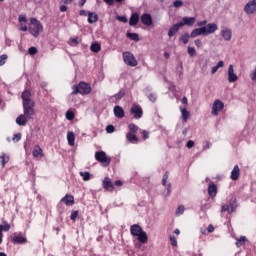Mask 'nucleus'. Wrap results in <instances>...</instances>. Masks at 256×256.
I'll return each instance as SVG.
<instances>
[{
	"instance_id": "obj_9",
	"label": "nucleus",
	"mask_w": 256,
	"mask_h": 256,
	"mask_svg": "<svg viewBox=\"0 0 256 256\" xmlns=\"http://www.w3.org/2000/svg\"><path fill=\"white\" fill-rule=\"evenodd\" d=\"M244 11L247 15H253V13H256V0L249 1L244 7Z\"/></svg>"
},
{
	"instance_id": "obj_5",
	"label": "nucleus",
	"mask_w": 256,
	"mask_h": 256,
	"mask_svg": "<svg viewBox=\"0 0 256 256\" xmlns=\"http://www.w3.org/2000/svg\"><path fill=\"white\" fill-rule=\"evenodd\" d=\"M29 31L34 37H39V33L43 31V25L37 19L32 18Z\"/></svg>"
},
{
	"instance_id": "obj_1",
	"label": "nucleus",
	"mask_w": 256,
	"mask_h": 256,
	"mask_svg": "<svg viewBox=\"0 0 256 256\" xmlns=\"http://www.w3.org/2000/svg\"><path fill=\"white\" fill-rule=\"evenodd\" d=\"M23 114H20L16 118V123L20 127H25L27 121L35 117V100H33V94L31 91L24 90L21 94Z\"/></svg>"
},
{
	"instance_id": "obj_6",
	"label": "nucleus",
	"mask_w": 256,
	"mask_h": 256,
	"mask_svg": "<svg viewBox=\"0 0 256 256\" xmlns=\"http://www.w3.org/2000/svg\"><path fill=\"white\" fill-rule=\"evenodd\" d=\"M95 159L101 163L103 167H109V164L111 163V157L107 156L104 151L96 152Z\"/></svg>"
},
{
	"instance_id": "obj_54",
	"label": "nucleus",
	"mask_w": 256,
	"mask_h": 256,
	"mask_svg": "<svg viewBox=\"0 0 256 256\" xmlns=\"http://www.w3.org/2000/svg\"><path fill=\"white\" fill-rule=\"evenodd\" d=\"M142 137L144 140L149 139V132L147 130L142 131Z\"/></svg>"
},
{
	"instance_id": "obj_31",
	"label": "nucleus",
	"mask_w": 256,
	"mask_h": 256,
	"mask_svg": "<svg viewBox=\"0 0 256 256\" xmlns=\"http://www.w3.org/2000/svg\"><path fill=\"white\" fill-rule=\"evenodd\" d=\"M189 39H191V35H189V33H185L180 37V41H182L184 45H187L189 43Z\"/></svg>"
},
{
	"instance_id": "obj_39",
	"label": "nucleus",
	"mask_w": 256,
	"mask_h": 256,
	"mask_svg": "<svg viewBox=\"0 0 256 256\" xmlns=\"http://www.w3.org/2000/svg\"><path fill=\"white\" fill-rule=\"evenodd\" d=\"M173 7H175L176 9H179V7H183V1L181 0H175L173 2Z\"/></svg>"
},
{
	"instance_id": "obj_4",
	"label": "nucleus",
	"mask_w": 256,
	"mask_h": 256,
	"mask_svg": "<svg viewBox=\"0 0 256 256\" xmlns=\"http://www.w3.org/2000/svg\"><path fill=\"white\" fill-rule=\"evenodd\" d=\"M72 89V95H77L78 93L80 95H88V93H91V86L85 82H80L78 86H73Z\"/></svg>"
},
{
	"instance_id": "obj_32",
	"label": "nucleus",
	"mask_w": 256,
	"mask_h": 256,
	"mask_svg": "<svg viewBox=\"0 0 256 256\" xmlns=\"http://www.w3.org/2000/svg\"><path fill=\"white\" fill-rule=\"evenodd\" d=\"M208 193H217V185L210 182L208 185Z\"/></svg>"
},
{
	"instance_id": "obj_10",
	"label": "nucleus",
	"mask_w": 256,
	"mask_h": 256,
	"mask_svg": "<svg viewBox=\"0 0 256 256\" xmlns=\"http://www.w3.org/2000/svg\"><path fill=\"white\" fill-rule=\"evenodd\" d=\"M225 104L221 100H216L213 103L212 115H219V111H223Z\"/></svg>"
},
{
	"instance_id": "obj_27",
	"label": "nucleus",
	"mask_w": 256,
	"mask_h": 256,
	"mask_svg": "<svg viewBox=\"0 0 256 256\" xmlns=\"http://www.w3.org/2000/svg\"><path fill=\"white\" fill-rule=\"evenodd\" d=\"M247 241L249 240L245 236H241L240 238L236 239V247H243Z\"/></svg>"
},
{
	"instance_id": "obj_26",
	"label": "nucleus",
	"mask_w": 256,
	"mask_h": 256,
	"mask_svg": "<svg viewBox=\"0 0 256 256\" xmlns=\"http://www.w3.org/2000/svg\"><path fill=\"white\" fill-rule=\"evenodd\" d=\"M224 66H225V62H223V60H220L216 66L212 67V70H211L212 75H215L217 71H219V69H221V67H224Z\"/></svg>"
},
{
	"instance_id": "obj_19",
	"label": "nucleus",
	"mask_w": 256,
	"mask_h": 256,
	"mask_svg": "<svg viewBox=\"0 0 256 256\" xmlns=\"http://www.w3.org/2000/svg\"><path fill=\"white\" fill-rule=\"evenodd\" d=\"M239 175H240L239 165H235L230 176L232 181H237L239 179Z\"/></svg>"
},
{
	"instance_id": "obj_24",
	"label": "nucleus",
	"mask_w": 256,
	"mask_h": 256,
	"mask_svg": "<svg viewBox=\"0 0 256 256\" xmlns=\"http://www.w3.org/2000/svg\"><path fill=\"white\" fill-rule=\"evenodd\" d=\"M7 163H9V155L2 153L0 156V167H5Z\"/></svg>"
},
{
	"instance_id": "obj_58",
	"label": "nucleus",
	"mask_w": 256,
	"mask_h": 256,
	"mask_svg": "<svg viewBox=\"0 0 256 256\" xmlns=\"http://www.w3.org/2000/svg\"><path fill=\"white\" fill-rule=\"evenodd\" d=\"M207 231L208 233H213L215 231V227L213 226V224H209Z\"/></svg>"
},
{
	"instance_id": "obj_44",
	"label": "nucleus",
	"mask_w": 256,
	"mask_h": 256,
	"mask_svg": "<svg viewBox=\"0 0 256 256\" xmlns=\"http://www.w3.org/2000/svg\"><path fill=\"white\" fill-rule=\"evenodd\" d=\"M7 61V54L0 56V67L5 65V62Z\"/></svg>"
},
{
	"instance_id": "obj_36",
	"label": "nucleus",
	"mask_w": 256,
	"mask_h": 256,
	"mask_svg": "<svg viewBox=\"0 0 256 256\" xmlns=\"http://www.w3.org/2000/svg\"><path fill=\"white\" fill-rule=\"evenodd\" d=\"M83 181H89L91 179V174L89 172H80Z\"/></svg>"
},
{
	"instance_id": "obj_29",
	"label": "nucleus",
	"mask_w": 256,
	"mask_h": 256,
	"mask_svg": "<svg viewBox=\"0 0 256 256\" xmlns=\"http://www.w3.org/2000/svg\"><path fill=\"white\" fill-rule=\"evenodd\" d=\"M33 157H43V149H41V147L37 146L33 152Z\"/></svg>"
},
{
	"instance_id": "obj_16",
	"label": "nucleus",
	"mask_w": 256,
	"mask_h": 256,
	"mask_svg": "<svg viewBox=\"0 0 256 256\" xmlns=\"http://www.w3.org/2000/svg\"><path fill=\"white\" fill-rule=\"evenodd\" d=\"M12 243L15 245H21L23 243H27V238H25L23 235H17L12 238Z\"/></svg>"
},
{
	"instance_id": "obj_2",
	"label": "nucleus",
	"mask_w": 256,
	"mask_h": 256,
	"mask_svg": "<svg viewBox=\"0 0 256 256\" xmlns=\"http://www.w3.org/2000/svg\"><path fill=\"white\" fill-rule=\"evenodd\" d=\"M218 26L215 23H209L207 24V26H203L201 28H196L194 29L191 34L190 37L191 39H195V37H199L200 35H211L212 33H215V31H217Z\"/></svg>"
},
{
	"instance_id": "obj_33",
	"label": "nucleus",
	"mask_w": 256,
	"mask_h": 256,
	"mask_svg": "<svg viewBox=\"0 0 256 256\" xmlns=\"http://www.w3.org/2000/svg\"><path fill=\"white\" fill-rule=\"evenodd\" d=\"M127 37L131 41H139V35L137 33H127Z\"/></svg>"
},
{
	"instance_id": "obj_51",
	"label": "nucleus",
	"mask_w": 256,
	"mask_h": 256,
	"mask_svg": "<svg viewBox=\"0 0 256 256\" xmlns=\"http://www.w3.org/2000/svg\"><path fill=\"white\" fill-rule=\"evenodd\" d=\"M169 179V173L166 172L163 176L162 183L163 185H167V180Z\"/></svg>"
},
{
	"instance_id": "obj_28",
	"label": "nucleus",
	"mask_w": 256,
	"mask_h": 256,
	"mask_svg": "<svg viewBox=\"0 0 256 256\" xmlns=\"http://www.w3.org/2000/svg\"><path fill=\"white\" fill-rule=\"evenodd\" d=\"M126 138H127L128 141H130V143L138 141L137 135H135V133H133V132H128L126 134Z\"/></svg>"
},
{
	"instance_id": "obj_47",
	"label": "nucleus",
	"mask_w": 256,
	"mask_h": 256,
	"mask_svg": "<svg viewBox=\"0 0 256 256\" xmlns=\"http://www.w3.org/2000/svg\"><path fill=\"white\" fill-rule=\"evenodd\" d=\"M148 99H149V101H151L152 103H155V101H157V95L156 94H150L149 96H148Z\"/></svg>"
},
{
	"instance_id": "obj_55",
	"label": "nucleus",
	"mask_w": 256,
	"mask_h": 256,
	"mask_svg": "<svg viewBox=\"0 0 256 256\" xmlns=\"http://www.w3.org/2000/svg\"><path fill=\"white\" fill-rule=\"evenodd\" d=\"M213 146V144L209 141L206 142V146L203 147L204 151H207V149H211V147Z\"/></svg>"
},
{
	"instance_id": "obj_20",
	"label": "nucleus",
	"mask_w": 256,
	"mask_h": 256,
	"mask_svg": "<svg viewBox=\"0 0 256 256\" xmlns=\"http://www.w3.org/2000/svg\"><path fill=\"white\" fill-rule=\"evenodd\" d=\"M99 21V16L95 12L88 13V23L93 25V23H97Z\"/></svg>"
},
{
	"instance_id": "obj_46",
	"label": "nucleus",
	"mask_w": 256,
	"mask_h": 256,
	"mask_svg": "<svg viewBox=\"0 0 256 256\" xmlns=\"http://www.w3.org/2000/svg\"><path fill=\"white\" fill-rule=\"evenodd\" d=\"M28 53H29V55H37V48H35V47H30V48L28 49Z\"/></svg>"
},
{
	"instance_id": "obj_42",
	"label": "nucleus",
	"mask_w": 256,
	"mask_h": 256,
	"mask_svg": "<svg viewBox=\"0 0 256 256\" xmlns=\"http://www.w3.org/2000/svg\"><path fill=\"white\" fill-rule=\"evenodd\" d=\"M183 213H185V207L184 206H179L176 209V215H183Z\"/></svg>"
},
{
	"instance_id": "obj_21",
	"label": "nucleus",
	"mask_w": 256,
	"mask_h": 256,
	"mask_svg": "<svg viewBox=\"0 0 256 256\" xmlns=\"http://www.w3.org/2000/svg\"><path fill=\"white\" fill-rule=\"evenodd\" d=\"M179 29H181L180 24H174L168 31V37H173V35H175L179 31Z\"/></svg>"
},
{
	"instance_id": "obj_52",
	"label": "nucleus",
	"mask_w": 256,
	"mask_h": 256,
	"mask_svg": "<svg viewBox=\"0 0 256 256\" xmlns=\"http://www.w3.org/2000/svg\"><path fill=\"white\" fill-rule=\"evenodd\" d=\"M186 147L188 149H192V147H195V142L193 140H189L186 144Z\"/></svg>"
},
{
	"instance_id": "obj_61",
	"label": "nucleus",
	"mask_w": 256,
	"mask_h": 256,
	"mask_svg": "<svg viewBox=\"0 0 256 256\" xmlns=\"http://www.w3.org/2000/svg\"><path fill=\"white\" fill-rule=\"evenodd\" d=\"M20 29H21V31H27V23H25V22L21 23Z\"/></svg>"
},
{
	"instance_id": "obj_13",
	"label": "nucleus",
	"mask_w": 256,
	"mask_h": 256,
	"mask_svg": "<svg viewBox=\"0 0 256 256\" xmlns=\"http://www.w3.org/2000/svg\"><path fill=\"white\" fill-rule=\"evenodd\" d=\"M11 225L7 221H3V224H0V245L3 243V231H9Z\"/></svg>"
},
{
	"instance_id": "obj_59",
	"label": "nucleus",
	"mask_w": 256,
	"mask_h": 256,
	"mask_svg": "<svg viewBox=\"0 0 256 256\" xmlns=\"http://www.w3.org/2000/svg\"><path fill=\"white\" fill-rule=\"evenodd\" d=\"M204 25H207V20L197 22L198 27H204Z\"/></svg>"
},
{
	"instance_id": "obj_62",
	"label": "nucleus",
	"mask_w": 256,
	"mask_h": 256,
	"mask_svg": "<svg viewBox=\"0 0 256 256\" xmlns=\"http://www.w3.org/2000/svg\"><path fill=\"white\" fill-rule=\"evenodd\" d=\"M85 3H87V0H79L78 5L79 7H84Z\"/></svg>"
},
{
	"instance_id": "obj_15",
	"label": "nucleus",
	"mask_w": 256,
	"mask_h": 256,
	"mask_svg": "<svg viewBox=\"0 0 256 256\" xmlns=\"http://www.w3.org/2000/svg\"><path fill=\"white\" fill-rule=\"evenodd\" d=\"M141 21L143 25H146L147 27H151V25H153V18L150 16V14H143L141 16Z\"/></svg>"
},
{
	"instance_id": "obj_37",
	"label": "nucleus",
	"mask_w": 256,
	"mask_h": 256,
	"mask_svg": "<svg viewBox=\"0 0 256 256\" xmlns=\"http://www.w3.org/2000/svg\"><path fill=\"white\" fill-rule=\"evenodd\" d=\"M128 129L130 133H137V131H139V127L135 124H129Z\"/></svg>"
},
{
	"instance_id": "obj_11",
	"label": "nucleus",
	"mask_w": 256,
	"mask_h": 256,
	"mask_svg": "<svg viewBox=\"0 0 256 256\" xmlns=\"http://www.w3.org/2000/svg\"><path fill=\"white\" fill-rule=\"evenodd\" d=\"M237 79H239V77L237 76V74H235V69L233 68V64H230L228 68V82L235 83Z\"/></svg>"
},
{
	"instance_id": "obj_60",
	"label": "nucleus",
	"mask_w": 256,
	"mask_h": 256,
	"mask_svg": "<svg viewBox=\"0 0 256 256\" xmlns=\"http://www.w3.org/2000/svg\"><path fill=\"white\" fill-rule=\"evenodd\" d=\"M194 43H195L196 47H198V48L203 45V42H201V40H199V39H196V40L194 41Z\"/></svg>"
},
{
	"instance_id": "obj_35",
	"label": "nucleus",
	"mask_w": 256,
	"mask_h": 256,
	"mask_svg": "<svg viewBox=\"0 0 256 256\" xmlns=\"http://www.w3.org/2000/svg\"><path fill=\"white\" fill-rule=\"evenodd\" d=\"M188 55L189 57H195V55H197V50H195V47L188 46Z\"/></svg>"
},
{
	"instance_id": "obj_8",
	"label": "nucleus",
	"mask_w": 256,
	"mask_h": 256,
	"mask_svg": "<svg viewBox=\"0 0 256 256\" xmlns=\"http://www.w3.org/2000/svg\"><path fill=\"white\" fill-rule=\"evenodd\" d=\"M131 115H134V119H141L143 117V109L140 108L139 105H132L130 109Z\"/></svg>"
},
{
	"instance_id": "obj_53",
	"label": "nucleus",
	"mask_w": 256,
	"mask_h": 256,
	"mask_svg": "<svg viewBox=\"0 0 256 256\" xmlns=\"http://www.w3.org/2000/svg\"><path fill=\"white\" fill-rule=\"evenodd\" d=\"M107 133H113L115 131V127L113 125H108L106 127Z\"/></svg>"
},
{
	"instance_id": "obj_63",
	"label": "nucleus",
	"mask_w": 256,
	"mask_h": 256,
	"mask_svg": "<svg viewBox=\"0 0 256 256\" xmlns=\"http://www.w3.org/2000/svg\"><path fill=\"white\" fill-rule=\"evenodd\" d=\"M60 11L62 13H65V11H67V6H65V5L60 6Z\"/></svg>"
},
{
	"instance_id": "obj_18",
	"label": "nucleus",
	"mask_w": 256,
	"mask_h": 256,
	"mask_svg": "<svg viewBox=\"0 0 256 256\" xmlns=\"http://www.w3.org/2000/svg\"><path fill=\"white\" fill-rule=\"evenodd\" d=\"M114 115L115 117H118V119H123L125 117V111L120 106H115Z\"/></svg>"
},
{
	"instance_id": "obj_38",
	"label": "nucleus",
	"mask_w": 256,
	"mask_h": 256,
	"mask_svg": "<svg viewBox=\"0 0 256 256\" xmlns=\"http://www.w3.org/2000/svg\"><path fill=\"white\" fill-rule=\"evenodd\" d=\"M230 209H231V212H234L235 209H237V199H232L231 202H230Z\"/></svg>"
},
{
	"instance_id": "obj_12",
	"label": "nucleus",
	"mask_w": 256,
	"mask_h": 256,
	"mask_svg": "<svg viewBox=\"0 0 256 256\" xmlns=\"http://www.w3.org/2000/svg\"><path fill=\"white\" fill-rule=\"evenodd\" d=\"M61 202L69 207L75 205V198L71 194H66L65 197L61 199Z\"/></svg>"
},
{
	"instance_id": "obj_34",
	"label": "nucleus",
	"mask_w": 256,
	"mask_h": 256,
	"mask_svg": "<svg viewBox=\"0 0 256 256\" xmlns=\"http://www.w3.org/2000/svg\"><path fill=\"white\" fill-rule=\"evenodd\" d=\"M181 113H182V119L184 121H187L189 119V111L185 108H181Z\"/></svg>"
},
{
	"instance_id": "obj_43",
	"label": "nucleus",
	"mask_w": 256,
	"mask_h": 256,
	"mask_svg": "<svg viewBox=\"0 0 256 256\" xmlns=\"http://www.w3.org/2000/svg\"><path fill=\"white\" fill-rule=\"evenodd\" d=\"M79 217V211H72L70 219L71 221H75Z\"/></svg>"
},
{
	"instance_id": "obj_40",
	"label": "nucleus",
	"mask_w": 256,
	"mask_h": 256,
	"mask_svg": "<svg viewBox=\"0 0 256 256\" xmlns=\"http://www.w3.org/2000/svg\"><path fill=\"white\" fill-rule=\"evenodd\" d=\"M115 99L117 101H119L120 99H123V97H125V92L124 91H120L119 93H117L116 95H114Z\"/></svg>"
},
{
	"instance_id": "obj_50",
	"label": "nucleus",
	"mask_w": 256,
	"mask_h": 256,
	"mask_svg": "<svg viewBox=\"0 0 256 256\" xmlns=\"http://www.w3.org/2000/svg\"><path fill=\"white\" fill-rule=\"evenodd\" d=\"M117 21H120L121 23H127V17L125 16H117Z\"/></svg>"
},
{
	"instance_id": "obj_48",
	"label": "nucleus",
	"mask_w": 256,
	"mask_h": 256,
	"mask_svg": "<svg viewBox=\"0 0 256 256\" xmlns=\"http://www.w3.org/2000/svg\"><path fill=\"white\" fill-rule=\"evenodd\" d=\"M18 21H19L20 23H27V17H26L25 15L21 14V15L19 16V18H18Z\"/></svg>"
},
{
	"instance_id": "obj_7",
	"label": "nucleus",
	"mask_w": 256,
	"mask_h": 256,
	"mask_svg": "<svg viewBox=\"0 0 256 256\" xmlns=\"http://www.w3.org/2000/svg\"><path fill=\"white\" fill-rule=\"evenodd\" d=\"M123 59H124V63L129 67H137V59L135 58V55H133V53L124 52Z\"/></svg>"
},
{
	"instance_id": "obj_17",
	"label": "nucleus",
	"mask_w": 256,
	"mask_h": 256,
	"mask_svg": "<svg viewBox=\"0 0 256 256\" xmlns=\"http://www.w3.org/2000/svg\"><path fill=\"white\" fill-rule=\"evenodd\" d=\"M221 35L224 41H231V37H233V33L231 32L230 29L227 28L221 30Z\"/></svg>"
},
{
	"instance_id": "obj_57",
	"label": "nucleus",
	"mask_w": 256,
	"mask_h": 256,
	"mask_svg": "<svg viewBox=\"0 0 256 256\" xmlns=\"http://www.w3.org/2000/svg\"><path fill=\"white\" fill-rule=\"evenodd\" d=\"M13 141H16V142H18V141H21V134H15L14 136H13Z\"/></svg>"
},
{
	"instance_id": "obj_14",
	"label": "nucleus",
	"mask_w": 256,
	"mask_h": 256,
	"mask_svg": "<svg viewBox=\"0 0 256 256\" xmlns=\"http://www.w3.org/2000/svg\"><path fill=\"white\" fill-rule=\"evenodd\" d=\"M195 17H184L181 22H179L180 27H184V25H195Z\"/></svg>"
},
{
	"instance_id": "obj_41",
	"label": "nucleus",
	"mask_w": 256,
	"mask_h": 256,
	"mask_svg": "<svg viewBox=\"0 0 256 256\" xmlns=\"http://www.w3.org/2000/svg\"><path fill=\"white\" fill-rule=\"evenodd\" d=\"M66 119H68L69 121H72V119H75V114L71 111H67L66 112Z\"/></svg>"
},
{
	"instance_id": "obj_49",
	"label": "nucleus",
	"mask_w": 256,
	"mask_h": 256,
	"mask_svg": "<svg viewBox=\"0 0 256 256\" xmlns=\"http://www.w3.org/2000/svg\"><path fill=\"white\" fill-rule=\"evenodd\" d=\"M170 241L173 247H177V238H175V236H170Z\"/></svg>"
},
{
	"instance_id": "obj_64",
	"label": "nucleus",
	"mask_w": 256,
	"mask_h": 256,
	"mask_svg": "<svg viewBox=\"0 0 256 256\" xmlns=\"http://www.w3.org/2000/svg\"><path fill=\"white\" fill-rule=\"evenodd\" d=\"M104 1L107 3V5H113V3H115L114 0H104Z\"/></svg>"
},
{
	"instance_id": "obj_30",
	"label": "nucleus",
	"mask_w": 256,
	"mask_h": 256,
	"mask_svg": "<svg viewBox=\"0 0 256 256\" xmlns=\"http://www.w3.org/2000/svg\"><path fill=\"white\" fill-rule=\"evenodd\" d=\"M93 53H99L101 51V45L99 43H93L90 47Z\"/></svg>"
},
{
	"instance_id": "obj_3",
	"label": "nucleus",
	"mask_w": 256,
	"mask_h": 256,
	"mask_svg": "<svg viewBox=\"0 0 256 256\" xmlns=\"http://www.w3.org/2000/svg\"><path fill=\"white\" fill-rule=\"evenodd\" d=\"M130 233L133 237H137L139 243H147L149 239L147 237V232L143 231V228L138 224H133L130 227Z\"/></svg>"
},
{
	"instance_id": "obj_56",
	"label": "nucleus",
	"mask_w": 256,
	"mask_h": 256,
	"mask_svg": "<svg viewBox=\"0 0 256 256\" xmlns=\"http://www.w3.org/2000/svg\"><path fill=\"white\" fill-rule=\"evenodd\" d=\"M90 12L86 11V10H80L79 15H81V17H87V15H89Z\"/></svg>"
},
{
	"instance_id": "obj_25",
	"label": "nucleus",
	"mask_w": 256,
	"mask_h": 256,
	"mask_svg": "<svg viewBox=\"0 0 256 256\" xmlns=\"http://www.w3.org/2000/svg\"><path fill=\"white\" fill-rule=\"evenodd\" d=\"M67 141H68V144L71 147H73L75 145V133L68 132V134H67Z\"/></svg>"
},
{
	"instance_id": "obj_45",
	"label": "nucleus",
	"mask_w": 256,
	"mask_h": 256,
	"mask_svg": "<svg viewBox=\"0 0 256 256\" xmlns=\"http://www.w3.org/2000/svg\"><path fill=\"white\" fill-rule=\"evenodd\" d=\"M225 212H227L229 214L233 213V212H231V208H229V205L222 206V213H225Z\"/></svg>"
},
{
	"instance_id": "obj_22",
	"label": "nucleus",
	"mask_w": 256,
	"mask_h": 256,
	"mask_svg": "<svg viewBox=\"0 0 256 256\" xmlns=\"http://www.w3.org/2000/svg\"><path fill=\"white\" fill-rule=\"evenodd\" d=\"M137 23H139V14L133 13L130 17L129 25H131V27H135V25H137Z\"/></svg>"
},
{
	"instance_id": "obj_23",
	"label": "nucleus",
	"mask_w": 256,
	"mask_h": 256,
	"mask_svg": "<svg viewBox=\"0 0 256 256\" xmlns=\"http://www.w3.org/2000/svg\"><path fill=\"white\" fill-rule=\"evenodd\" d=\"M103 187L106 188L107 191H111V189H113V183L109 177H106L103 180Z\"/></svg>"
}]
</instances>
